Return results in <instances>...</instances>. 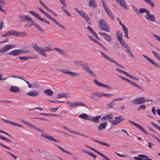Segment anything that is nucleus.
Returning <instances> with one entry per match:
<instances>
[{"label": "nucleus", "instance_id": "1", "mask_svg": "<svg viewBox=\"0 0 160 160\" xmlns=\"http://www.w3.org/2000/svg\"><path fill=\"white\" fill-rule=\"evenodd\" d=\"M144 12L146 13L144 17L147 20L150 21H155V18L154 16L152 14H150L148 10L143 8L139 9V12L143 13Z\"/></svg>", "mask_w": 160, "mask_h": 160}, {"label": "nucleus", "instance_id": "2", "mask_svg": "<svg viewBox=\"0 0 160 160\" xmlns=\"http://www.w3.org/2000/svg\"><path fill=\"white\" fill-rule=\"evenodd\" d=\"M99 27L101 30L108 32L110 28L109 25L105 22L104 19H101L99 20L98 22Z\"/></svg>", "mask_w": 160, "mask_h": 160}, {"label": "nucleus", "instance_id": "3", "mask_svg": "<svg viewBox=\"0 0 160 160\" xmlns=\"http://www.w3.org/2000/svg\"><path fill=\"white\" fill-rule=\"evenodd\" d=\"M74 10L77 12L86 21L89 25H91L92 22L88 18V16L83 11H80L78 8H75L74 9Z\"/></svg>", "mask_w": 160, "mask_h": 160}, {"label": "nucleus", "instance_id": "4", "mask_svg": "<svg viewBox=\"0 0 160 160\" xmlns=\"http://www.w3.org/2000/svg\"><path fill=\"white\" fill-rule=\"evenodd\" d=\"M37 131H39L41 132H42L41 136L43 138H45L46 139H48L49 140L54 141L56 142H59V141L54 139L52 137L49 136V135H47L45 133H43L44 132V131L40 129L37 128L35 129Z\"/></svg>", "mask_w": 160, "mask_h": 160}, {"label": "nucleus", "instance_id": "5", "mask_svg": "<svg viewBox=\"0 0 160 160\" xmlns=\"http://www.w3.org/2000/svg\"><path fill=\"white\" fill-rule=\"evenodd\" d=\"M32 46L33 48L37 51L40 54L45 57L47 56V54L44 52V48L43 49L42 48L40 47L39 46L36 44H32Z\"/></svg>", "mask_w": 160, "mask_h": 160}, {"label": "nucleus", "instance_id": "6", "mask_svg": "<svg viewBox=\"0 0 160 160\" xmlns=\"http://www.w3.org/2000/svg\"><path fill=\"white\" fill-rule=\"evenodd\" d=\"M80 66L82 68L84 69L86 72L89 73L91 76L93 77L96 76V74H95L92 70H90V68L85 64H81Z\"/></svg>", "mask_w": 160, "mask_h": 160}, {"label": "nucleus", "instance_id": "7", "mask_svg": "<svg viewBox=\"0 0 160 160\" xmlns=\"http://www.w3.org/2000/svg\"><path fill=\"white\" fill-rule=\"evenodd\" d=\"M124 118L120 116L119 117H115L114 120H109V122L112 123L113 125H117L121 121H123Z\"/></svg>", "mask_w": 160, "mask_h": 160}, {"label": "nucleus", "instance_id": "8", "mask_svg": "<svg viewBox=\"0 0 160 160\" xmlns=\"http://www.w3.org/2000/svg\"><path fill=\"white\" fill-rule=\"evenodd\" d=\"M29 13L30 14H32L33 16H34L37 18L39 20H40L42 22L47 23H49V22L48 21L45 19L41 18L38 14H37V13H35L34 11H29Z\"/></svg>", "mask_w": 160, "mask_h": 160}, {"label": "nucleus", "instance_id": "9", "mask_svg": "<svg viewBox=\"0 0 160 160\" xmlns=\"http://www.w3.org/2000/svg\"><path fill=\"white\" fill-rule=\"evenodd\" d=\"M146 100L144 98L140 97L133 100L131 102L134 104H138L143 103Z\"/></svg>", "mask_w": 160, "mask_h": 160}, {"label": "nucleus", "instance_id": "10", "mask_svg": "<svg viewBox=\"0 0 160 160\" xmlns=\"http://www.w3.org/2000/svg\"><path fill=\"white\" fill-rule=\"evenodd\" d=\"M60 71L63 73L68 74L70 75L72 77H77L79 76L78 73L72 72L67 69H62Z\"/></svg>", "mask_w": 160, "mask_h": 160}, {"label": "nucleus", "instance_id": "11", "mask_svg": "<svg viewBox=\"0 0 160 160\" xmlns=\"http://www.w3.org/2000/svg\"><path fill=\"white\" fill-rule=\"evenodd\" d=\"M100 98L99 92L97 91L92 93L90 96V98L94 100L97 101Z\"/></svg>", "mask_w": 160, "mask_h": 160}, {"label": "nucleus", "instance_id": "12", "mask_svg": "<svg viewBox=\"0 0 160 160\" xmlns=\"http://www.w3.org/2000/svg\"><path fill=\"white\" fill-rule=\"evenodd\" d=\"M128 122H130L131 124L135 126L136 127L139 129L141 131L143 132L146 135H148V133L139 124L136 123L135 122H133L131 120H129Z\"/></svg>", "mask_w": 160, "mask_h": 160}, {"label": "nucleus", "instance_id": "13", "mask_svg": "<svg viewBox=\"0 0 160 160\" xmlns=\"http://www.w3.org/2000/svg\"><path fill=\"white\" fill-rule=\"evenodd\" d=\"M119 23L122 28V30L124 33L125 37L127 38H129V37L128 36V29L126 28L125 26L122 22L121 20H120L119 21Z\"/></svg>", "mask_w": 160, "mask_h": 160}, {"label": "nucleus", "instance_id": "14", "mask_svg": "<svg viewBox=\"0 0 160 160\" xmlns=\"http://www.w3.org/2000/svg\"><path fill=\"white\" fill-rule=\"evenodd\" d=\"M68 106L70 107H72L75 106H78L80 105L81 106H84L86 107L87 106L83 103L81 101L76 102H68Z\"/></svg>", "mask_w": 160, "mask_h": 160}, {"label": "nucleus", "instance_id": "15", "mask_svg": "<svg viewBox=\"0 0 160 160\" xmlns=\"http://www.w3.org/2000/svg\"><path fill=\"white\" fill-rule=\"evenodd\" d=\"M93 82L97 85L99 87L106 88L110 90H111L112 89L111 87L102 83L94 79Z\"/></svg>", "mask_w": 160, "mask_h": 160}, {"label": "nucleus", "instance_id": "16", "mask_svg": "<svg viewBox=\"0 0 160 160\" xmlns=\"http://www.w3.org/2000/svg\"><path fill=\"white\" fill-rule=\"evenodd\" d=\"M8 54L9 55H13L16 57L21 54V50L19 49H14L9 52Z\"/></svg>", "mask_w": 160, "mask_h": 160}, {"label": "nucleus", "instance_id": "17", "mask_svg": "<svg viewBox=\"0 0 160 160\" xmlns=\"http://www.w3.org/2000/svg\"><path fill=\"white\" fill-rule=\"evenodd\" d=\"M12 46L10 44L6 45L0 50V53H4L8 51L12 48Z\"/></svg>", "mask_w": 160, "mask_h": 160}, {"label": "nucleus", "instance_id": "18", "mask_svg": "<svg viewBox=\"0 0 160 160\" xmlns=\"http://www.w3.org/2000/svg\"><path fill=\"white\" fill-rule=\"evenodd\" d=\"M2 120L4 122L7 123L12 124L13 126L18 127L21 128H22L23 127V125L18 124L17 123L14 122L9 120H7L4 119H2Z\"/></svg>", "mask_w": 160, "mask_h": 160}, {"label": "nucleus", "instance_id": "19", "mask_svg": "<svg viewBox=\"0 0 160 160\" xmlns=\"http://www.w3.org/2000/svg\"><path fill=\"white\" fill-rule=\"evenodd\" d=\"M20 60L21 61H26L28 59H33L37 58V57L35 56L34 55L32 56L31 57H28V56H25V57H21L19 56L18 57Z\"/></svg>", "mask_w": 160, "mask_h": 160}, {"label": "nucleus", "instance_id": "20", "mask_svg": "<svg viewBox=\"0 0 160 160\" xmlns=\"http://www.w3.org/2000/svg\"><path fill=\"white\" fill-rule=\"evenodd\" d=\"M101 118L100 116H97L94 117L90 116L89 121L92 122H93L95 123H98L99 121V119Z\"/></svg>", "mask_w": 160, "mask_h": 160}, {"label": "nucleus", "instance_id": "21", "mask_svg": "<svg viewBox=\"0 0 160 160\" xmlns=\"http://www.w3.org/2000/svg\"><path fill=\"white\" fill-rule=\"evenodd\" d=\"M99 34L101 35L104 38V39H105L108 42H110L111 41V38L109 36V35L108 34L104 32H99Z\"/></svg>", "mask_w": 160, "mask_h": 160}, {"label": "nucleus", "instance_id": "22", "mask_svg": "<svg viewBox=\"0 0 160 160\" xmlns=\"http://www.w3.org/2000/svg\"><path fill=\"white\" fill-rule=\"evenodd\" d=\"M39 92L38 91L35 90L33 91H29L27 93V94L28 95H29L32 97H36L37 96H38L39 94Z\"/></svg>", "mask_w": 160, "mask_h": 160}, {"label": "nucleus", "instance_id": "23", "mask_svg": "<svg viewBox=\"0 0 160 160\" xmlns=\"http://www.w3.org/2000/svg\"><path fill=\"white\" fill-rule=\"evenodd\" d=\"M113 117V115L110 114H109L103 116L101 118L102 120L104 121L106 120H108L109 119V120H111Z\"/></svg>", "mask_w": 160, "mask_h": 160}, {"label": "nucleus", "instance_id": "24", "mask_svg": "<svg viewBox=\"0 0 160 160\" xmlns=\"http://www.w3.org/2000/svg\"><path fill=\"white\" fill-rule=\"evenodd\" d=\"M108 123L106 122H103L100 124L98 127L99 131H101L102 129H105L107 126Z\"/></svg>", "mask_w": 160, "mask_h": 160}, {"label": "nucleus", "instance_id": "25", "mask_svg": "<svg viewBox=\"0 0 160 160\" xmlns=\"http://www.w3.org/2000/svg\"><path fill=\"white\" fill-rule=\"evenodd\" d=\"M10 91L13 92H18L19 91V88L18 87L12 86Z\"/></svg>", "mask_w": 160, "mask_h": 160}, {"label": "nucleus", "instance_id": "26", "mask_svg": "<svg viewBox=\"0 0 160 160\" xmlns=\"http://www.w3.org/2000/svg\"><path fill=\"white\" fill-rule=\"evenodd\" d=\"M79 117L82 119H85L89 121L90 116H88V114L85 113L80 114L79 115Z\"/></svg>", "mask_w": 160, "mask_h": 160}, {"label": "nucleus", "instance_id": "27", "mask_svg": "<svg viewBox=\"0 0 160 160\" xmlns=\"http://www.w3.org/2000/svg\"><path fill=\"white\" fill-rule=\"evenodd\" d=\"M90 149L91 150H92L93 151L99 154L100 156L102 157L103 158H104L106 160H110L107 157H106L104 154L102 153H101L100 152H99L97 150L92 148H90Z\"/></svg>", "mask_w": 160, "mask_h": 160}, {"label": "nucleus", "instance_id": "28", "mask_svg": "<svg viewBox=\"0 0 160 160\" xmlns=\"http://www.w3.org/2000/svg\"><path fill=\"white\" fill-rule=\"evenodd\" d=\"M90 149L91 150H92L93 151L99 154L100 156L102 157L103 158H104L106 160H110L107 157H106L104 154L102 153H101L100 152H99L97 150L92 148H90Z\"/></svg>", "mask_w": 160, "mask_h": 160}, {"label": "nucleus", "instance_id": "29", "mask_svg": "<svg viewBox=\"0 0 160 160\" xmlns=\"http://www.w3.org/2000/svg\"><path fill=\"white\" fill-rule=\"evenodd\" d=\"M90 149L91 150H92L93 151L99 154L100 156L102 157L103 158H104L106 160H110L107 157H106L104 154L102 153H101L100 152H99L97 150L92 148H90Z\"/></svg>", "mask_w": 160, "mask_h": 160}, {"label": "nucleus", "instance_id": "30", "mask_svg": "<svg viewBox=\"0 0 160 160\" xmlns=\"http://www.w3.org/2000/svg\"><path fill=\"white\" fill-rule=\"evenodd\" d=\"M117 3L120 4V5L123 8L127 10L128 9L127 7L125 2L123 1H116Z\"/></svg>", "mask_w": 160, "mask_h": 160}, {"label": "nucleus", "instance_id": "31", "mask_svg": "<svg viewBox=\"0 0 160 160\" xmlns=\"http://www.w3.org/2000/svg\"><path fill=\"white\" fill-rule=\"evenodd\" d=\"M100 52L101 53V56H102L103 58H106L107 60H108L110 61L111 62H113L114 60L111 58H110L108 56H107L106 54L103 52L102 51H100Z\"/></svg>", "mask_w": 160, "mask_h": 160}, {"label": "nucleus", "instance_id": "32", "mask_svg": "<svg viewBox=\"0 0 160 160\" xmlns=\"http://www.w3.org/2000/svg\"><path fill=\"white\" fill-rule=\"evenodd\" d=\"M146 157V155L143 154L139 155L137 157H134L133 158L135 160H143Z\"/></svg>", "mask_w": 160, "mask_h": 160}, {"label": "nucleus", "instance_id": "33", "mask_svg": "<svg viewBox=\"0 0 160 160\" xmlns=\"http://www.w3.org/2000/svg\"><path fill=\"white\" fill-rule=\"evenodd\" d=\"M113 95V94H108L106 93L99 92L100 98L102 97L108 98L111 97Z\"/></svg>", "mask_w": 160, "mask_h": 160}, {"label": "nucleus", "instance_id": "34", "mask_svg": "<svg viewBox=\"0 0 160 160\" xmlns=\"http://www.w3.org/2000/svg\"><path fill=\"white\" fill-rule=\"evenodd\" d=\"M131 85H132L134 87L136 88L137 89H138L140 90H144V89L141 86L138 85L136 83H134L133 81H132L130 83Z\"/></svg>", "mask_w": 160, "mask_h": 160}, {"label": "nucleus", "instance_id": "35", "mask_svg": "<svg viewBox=\"0 0 160 160\" xmlns=\"http://www.w3.org/2000/svg\"><path fill=\"white\" fill-rule=\"evenodd\" d=\"M63 97L66 98H69V95L67 93H62L58 94V96L57 97V98L58 99Z\"/></svg>", "mask_w": 160, "mask_h": 160}, {"label": "nucleus", "instance_id": "36", "mask_svg": "<svg viewBox=\"0 0 160 160\" xmlns=\"http://www.w3.org/2000/svg\"><path fill=\"white\" fill-rule=\"evenodd\" d=\"M43 93L48 96H52L53 93L52 91L50 89H47L43 91Z\"/></svg>", "mask_w": 160, "mask_h": 160}, {"label": "nucleus", "instance_id": "37", "mask_svg": "<svg viewBox=\"0 0 160 160\" xmlns=\"http://www.w3.org/2000/svg\"><path fill=\"white\" fill-rule=\"evenodd\" d=\"M54 49L56 50L59 53L61 54L62 55H65L66 53V52L64 51L63 50L61 49L55 48H54Z\"/></svg>", "mask_w": 160, "mask_h": 160}, {"label": "nucleus", "instance_id": "38", "mask_svg": "<svg viewBox=\"0 0 160 160\" xmlns=\"http://www.w3.org/2000/svg\"><path fill=\"white\" fill-rule=\"evenodd\" d=\"M17 34L18 36H17V37H24L27 36L28 33L26 32H18Z\"/></svg>", "mask_w": 160, "mask_h": 160}, {"label": "nucleus", "instance_id": "39", "mask_svg": "<svg viewBox=\"0 0 160 160\" xmlns=\"http://www.w3.org/2000/svg\"><path fill=\"white\" fill-rule=\"evenodd\" d=\"M116 35L117 38V39L119 41H121L122 39V34L119 31H118L117 32Z\"/></svg>", "mask_w": 160, "mask_h": 160}, {"label": "nucleus", "instance_id": "40", "mask_svg": "<svg viewBox=\"0 0 160 160\" xmlns=\"http://www.w3.org/2000/svg\"><path fill=\"white\" fill-rule=\"evenodd\" d=\"M119 41L121 45L126 49L129 47V46L128 45L127 43H125L124 41L122 39L121 40V41L120 40Z\"/></svg>", "mask_w": 160, "mask_h": 160}, {"label": "nucleus", "instance_id": "41", "mask_svg": "<svg viewBox=\"0 0 160 160\" xmlns=\"http://www.w3.org/2000/svg\"><path fill=\"white\" fill-rule=\"evenodd\" d=\"M22 80L24 81L28 84V88H32V86L33 88H35V86H36V83H35L34 85H31V84L28 82L26 80L23 79L22 78Z\"/></svg>", "mask_w": 160, "mask_h": 160}, {"label": "nucleus", "instance_id": "42", "mask_svg": "<svg viewBox=\"0 0 160 160\" xmlns=\"http://www.w3.org/2000/svg\"><path fill=\"white\" fill-rule=\"evenodd\" d=\"M88 4L89 6L94 8H96L97 7V4H96L94 1H90Z\"/></svg>", "mask_w": 160, "mask_h": 160}, {"label": "nucleus", "instance_id": "43", "mask_svg": "<svg viewBox=\"0 0 160 160\" xmlns=\"http://www.w3.org/2000/svg\"><path fill=\"white\" fill-rule=\"evenodd\" d=\"M44 51L45 52H49L52 51L53 50V48L51 47L47 46L45 47L44 48Z\"/></svg>", "mask_w": 160, "mask_h": 160}, {"label": "nucleus", "instance_id": "44", "mask_svg": "<svg viewBox=\"0 0 160 160\" xmlns=\"http://www.w3.org/2000/svg\"><path fill=\"white\" fill-rule=\"evenodd\" d=\"M126 76L128 78H130V79H132L134 80H137L138 81H139V79L135 77L129 73H128L127 74Z\"/></svg>", "mask_w": 160, "mask_h": 160}, {"label": "nucleus", "instance_id": "45", "mask_svg": "<svg viewBox=\"0 0 160 160\" xmlns=\"http://www.w3.org/2000/svg\"><path fill=\"white\" fill-rule=\"evenodd\" d=\"M102 4H103V8L105 10L106 12L107 13V12H110V11H109V9L108 8L107 6L106 5L104 1H102Z\"/></svg>", "mask_w": 160, "mask_h": 160}, {"label": "nucleus", "instance_id": "46", "mask_svg": "<svg viewBox=\"0 0 160 160\" xmlns=\"http://www.w3.org/2000/svg\"><path fill=\"white\" fill-rule=\"evenodd\" d=\"M57 146L58 148L59 149H60L62 151L64 152H65L69 155H72V154L71 153L69 152L68 151L65 150L63 148H62V147H61L59 146Z\"/></svg>", "mask_w": 160, "mask_h": 160}, {"label": "nucleus", "instance_id": "47", "mask_svg": "<svg viewBox=\"0 0 160 160\" xmlns=\"http://www.w3.org/2000/svg\"><path fill=\"white\" fill-rule=\"evenodd\" d=\"M127 50H125L127 53L131 57L133 58H134V56L133 54L131 52L130 49L129 47L126 49Z\"/></svg>", "mask_w": 160, "mask_h": 160}, {"label": "nucleus", "instance_id": "48", "mask_svg": "<svg viewBox=\"0 0 160 160\" xmlns=\"http://www.w3.org/2000/svg\"><path fill=\"white\" fill-rule=\"evenodd\" d=\"M114 101H113V100L109 104L107 105V107L108 108H112L113 107L114 105H115V104L114 103Z\"/></svg>", "mask_w": 160, "mask_h": 160}, {"label": "nucleus", "instance_id": "49", "mask_svg": "<svg viewBox=\"0 0 160 160\" xmlns=\"http://www.w3.org/2000/svg\"><path fill=\"white\" fill-rule=\"evenodd\" d=\"M152 52L155 57L159 60L160 61V55L156 52L154 51H152Z\"/></svg>", "mask_w": 160, "mask_h": 160}, {"label": "nucleus", "instance_id": "50", "mask_svg": "<svg viewBox=\"0 0 160 160\" xmlns=\"http://www.w3.org/2000/svg\"><path fill=\"white\" fill-rule=\"evenodd\" d=\"M83 151L84 152H85L87 153V154H88L90 155L93 158L95 159L97 158V156L95 155H94V154H93V153H92L91 152H88L87 151H85V150H83Z\"/></svg>", "mask_w": 160, "mask_h": 160}, {"label": "nucleus", "instance_id": "51", "mask_svg": "<svg viewBox=\"0 0 160 160\" xmlns=\"http://www.w3.org/2000/svg\"><path fill=\"white\" fill-rule=\"evenodd\" d=\"M34 26L36 28H37L38 29L42 32H43L44 31L42 29V28L40 27L38 24L37 23H35Z\"/></svg>", "mask_w": 160, "mask_h": 160}, {"label": "nucleus", "instance_id": "52", "mask_svg": "<svg viewBox=\"0 0 160 160\" xmlns=\"http://www.w3.org/2000/svg\"><path fill=\"white\" fill-rule=\"evenodd\" d=\"M118 77L120 78H121V79H122V80H124V81H126L127 82H128V83H129L130 84V83H131V82H132V81L130 80H129L127 78H124L123 77H122L121 76H119Z\"/></svg>", "mask_w": 160, "mask_h": 160}, {"label": "nucleus", "instance_id": "53", "mask_svg": "<svg viewBox=\"0 0 160 160\" xmlns=\"http://www.w3.org/2000/svg\"><path fill=\"white\" fill-rule=\"evenodd\" d=\"M4 4V1H0V11L2 12H4V10L2 9L1 5H3Z\"/></svg>", "mask_w": 160, "mask_h": 160}, {"label": "nucleus", "instance_id": "54", "mask_svg": "<svg viewBox=\"0 0 160 160\" xmlns=\"http://www.w3.org/2000/svg\"><path fill=\"white\" fill-rule=\"evenodd\" d=\"M150 62L152 63V65H154V66H156L157 67L160 68V67L158 65V63H157V62H154L152 59L150 61Z\"/></svg>", "mask_w": 160, "mask_h": 160}, {"label": "nucleus", "instance_id": "55", "mask_svg": "<svg viewBox=\"0 0 160 160\" xmlns=\"http://www.w3.org/2000/svg\"><path fill=\"white\" fill-rule=\"evenodd\" d=\"M53 21L55 22L58 26L61 28H62L63 29H65V28L59 22H58L57 21H56L55 19Z\"/></svg>", "mask_w": 160, "mask_h": 160}, {"label": "nucleus", "instance_id": "56", "mask_svg": "<svg viewBox=\"0 0 160 160\" xmlns=\"http://www.w3.org/2000/svg\"><path fill=\"white\" fill-rule=\"evenodd\" d=\"M146 108L144 104H142L140 105L138 108V110H140L141 109L144 110Z\"/></svg>", "mask_w": 160, "mask_h": 160}, {"label": "nucleus", "instance_id": "57", "mask_svg": "<svg viewBox=\"0 0 160 160\" xmlns=\"http://www.w3.org/2000/svg\"><path fill=\"white\" fill-rule=\"evenodd\" d=\"M146 2L148 5L153 7L154 6V3L152 1H145Z\"/></svg>", "mask_w": 160, "mask_h": 160}, {"label": "nucleus", "instance_id": "58", "mask_svg": "<svg viewBox=\"0 0 160 160\" xmlns=\"http://www.w3.org/2000/svg\"><path fill=\"white\" fill-rule=\"evenodd\" d=\"M46 156L47 157L46 158V160H50V159H51L52 156L50 154H48V152H46Z\"/></svg>", "mask_w": 160, "mask_h": 160}, {"label": "nucleus", "instance_id": "59", "mask_svg": "<svg viewBox=\"0 0 160 160\" xmlns=\"http://www.w3.org/2000/svg\"><path fill=\"white\" fill-rule=\"evenodd\" d=\"M61 8L65 12L66 14L68 16L70 17L71 16V14L66 9L64 8L63 7H62Z\"/></svg>", "mask_w": 160, "mask_h": 160}, {"label": "nucleus", "instance_id": "60", "mask_svg": "<svg viewBox=\"0 0 160 160\" xmlns=\"http://www.w3.org/2000/svg\"><path fill=\"white\" fill-rule=\"evenodd\" d=\"M151 124L155 128L158 129L160 131V127L159 126H158L157 125L152 122H151Z\"/></svg>", "mask_w": 160, "mask_h": 160}, {"label": "nucleus", "instance_id": "61", "mask_svg": "<svg viewBox=\"0 0 160 160\" xmlns=\"http://www.w3.org/2000/svg\"><path fill=\"white\" fill-rule=\"evenodd\" d=\"M107 13L109 16V17L111 19H112V20H114V17L112 15V13L110 11L107 12Z\"/></svg>", "mask_w": 160, "mask_h": 160}, {"label": "nucleus", "instance_id": "62", "mask_svg": "<svg viewBox=\"0 0 160 160\" xmlns=\"http://www.w3.org/2000/svg\"><path fill=\"white\" fill-rule=\"evenodd\" d=\"M21 53H29L30 52V51L29 49H27L25 50H21Z\"/></svg>", "mask_w": 160, "mask_h": 160}, {"label": "nucleus", "instance_id": "63", "mask_svg": "<svg viewBox=\"0 0 160 160\" xmlns=\"http://www.w3.org/2000/svg\"><path fill=\"white\" fill-rule=\"evenodd\" d=\"M11 35L12 36H18V35L17 34L18 32L17 31H15L14 30H11Z\"/></svg>", "mask_w": 160, "mask_h": 160}, {"label": "nucleus", "instance_id": "64", "mask_svg": "<svg viewBox=\"0 0 160 160\" xmlns=\"http://www.w3.org/2000/svg\"><path fill=\"white\" fill-rule=\"evenodd\" d=\"M87 29L88 30L89 32L92 34H93L95 32L92 28L90 26H88L87 27Z\"/></svg>", "mask_w": 160, "mask_h": 160}]
</instances>
